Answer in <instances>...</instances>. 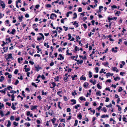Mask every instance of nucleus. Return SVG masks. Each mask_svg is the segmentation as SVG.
<instances>
[{"label":"nucleus","instance_id":"nucleus-7","mask_svg":"<svg viewBox=\"0 0 127 127\" xmlns=\"http://www.w3.org/2000/svg\"><path fill=\"white\" fill-rule=\"evenodd\" d=\"M80 79L81 80H85L86 79V77L83 75H82L80 78Z\"/></svg>","mask_w":127,"mask_h":127},{"label":"nucleus","instance_id":"nucleus-35","mask_svg":"<svg viewBox=\"0 0 127 127\" xmlns=\"http://www.w3.org/2000/svg\"><path fill=\"white\" fill-rule=\"evenodd\" d=\"M23 18V17L22 16H21V17H19V19L20 21V22H21L22 21Z\"/></svg>","mask_w":127,"mask_h":127},{"label":"nucleus","instance_id":"nucleus-19","mask_svg":"<svg viewBox=\"0 0 127 127\" xmlns=\"http://www.w3.org/2000/svg\"><path fill=\"white\" fill-rule=\"evenodd\" d=\"M4 77L2 76H1L0 77V81L1 82H2V81L4 80Z\"/></svg>","mask_w":127,"mask_h":127},{"label":"nucleus","instance_id":"nucleus-11","mask_svg":"<svg viewBox=\"0 0 127 127\" xmlns=\"http://www.w3.org/2000/svg\"><path fill=\"white\" fill-rule=\"evenodd\" d=\"M71 101L72 102H73V103H72V105H74V104H75L76 103V100L74 99H72L71 100Z\"/></svg>","mask_w":127,"mask_h":127},{"label":"nucleus","instance_id":"nucleus-54","mask_svg":"<svg viewBox=\"0 0 127 127\" xmlns=\"http://www.w3.org/2000/svg\"><path fill=\"white\" fill-rule=\"evenodd\" d=\"M42 95H46L47 94V93L46 92L44 93L43 91H42Z\"/></svg>","mask_w":127,"mask_h":127},{"label":"nucleus","instance_id":"nucleus-33","mask_svg":"<svg viewBox=\"0 0 127 127\" xmlns=\"http://www.w3.org/2000/svg\"><path fill=\"white\" fill-rule=\"evenodd\" d=\"M78 117L79 118V119H82V116L81 114H80L78 115Z\"/></svg>","mask_w":127,"mask_h":127},{"label":"nucleus","instance_id":"nucleus-23","mask_svg":"<svg viewBox=\"0 0 127 127\" xmlns=\"http://www.w3.org/2000/svg\"><path fill=\"white\" fill-rule=\"evenodd\" d=\"M37 107V106H32L31 108V109L32 110L33 109H36Z\"/></svg>","mask_w":127,"mask_h":127},{"label":"nucleus","instance_id":"nucleus-17","mask_svg":"<svg viewBox=\"0 0 127 127\" xmlns=\"http://www.w3.org/2000/svg\"><path fill=\"white\" fill-rule=\"evenodd\" d=\"M15 32V29H12V31L11 32H10L9 34H14V33Z\"/></svg>","mask_w":127,"mask_h":127},{"label":"nucleus","instance_id":"nucleus-20","mask_svg":"<svg viewBox=\"0 0 127 127\" xmlns=\"http://www.w3.org/2000/svg\"><path fill=\"white\" fill-rule=\"evenodd\" d=\"M73 15L74 16L73 17V18L74 19L76 18L77 17V15L76 13H74L73 14Z\"/></svg>","mask_w":127,"mask_h":127},{"label":"nucleus","instance_id":"nucleus-4","mask_svg":"<svg viewBox=\"0 0 127 127\" xmlns=\"http://www.w3.org/2000/svg\"><path fill=\"white\" fill-rule=\"evenodd\" d=\"M56 86V84L54 82H52L50 85V87L52 88H54Z\"/></svg>","mask_w":127,"mask_h":127},{"label":"nucleus","instance_id":"nucleus-2","mask_svg":"<svg viewBox=\"0 0 127 127\" xmlns=\"http://www.w3.org/2000/svg\"><path fill=\"white\" fill-rule=\"evenodd\" d=\"M0 6L3 8H5V5L4 2L1 0H0Z\"/></svg>","mask_w":127,"mask_h":127},{"label":"nucleus","instance_id":"nucleus-9","mask_svg":"<svg viewBox=\"0 0 127 127\" xmlns=\"http://www.w3.org/2000/svg\"><path fill=\"white\" fill-rule=\"evenodd\" d=\"M6 23L5 24L7 26H10V24H9V21L8 20H7L5 21Z\"/></svg>","mask_w":127,"mask_h":127},{"label":"nucleus","instance_id":"nucleus-25","mask_svg":"<svg viewBox=\"0 0 127 127\" xmlns=\"http://www.w3.org/2000/svg\"><path fill=\"white\" fill-rule=\"evenodd\" d=\"M6 41H8V42L9 43L10 42H11V40H10V38H6Z\"/></svg>","mask_w":127,"mask_h":127},{"label":"nucleus","instance_id":"nucleus-61","mask_svg":"<svg viewBox=\"0 0 127 127\" xmlns=\"http://www.w3.org/2000/svg\"><path fill=\"white\" fill-rule=\"evenodd\" d=\"M59 77L58 76H57L55 78V80L57 81H59Z\"/></svg>","mask_w":127,"mask_h":127},{"label":"nucleus","instance_id":"nucleus-43","mask_svg":"<svg viewBox=\"0 0 127 127\" xmlns=\"http://www.w3.org/2000/svg\"><path fill=\"white\" fill-rule=\"evenodd\" d=\"M25 69V71L27 72L28 71H29L30 70V69L29 68H26V69Z\"/></svg>","mask_w":127,"mask_h":127},{"label":"nucleus","instance_id":"nucleus-29","mask_svg":"<svg viewBox=\"0 0 127 127\" xmlns=\"http://www.w3.org/2000/svg\"><path fill=\"white\" fill-rule=\"evenodd\" d=\"M44 45L45 46H46L47 48H49V46L48 45V43H46L45 42L44 43Z\"/></svg>","mask_w":127,"mask_h":127},{"label":"nucleus","instance_id":"nucleus-42","mask_svg":"<svg viewBox=\"0 0 127 127\" xmlns=\"http://www.w3.org/2000/svg\"><path fill=\"white\" fill-rule=\"evenodd\" d=\"M123 89L122 88V87H120L119 89L118 90V91L119 92H120L122 91L123 90Z\"/></svg>","mask_w":127,"mask_h":127},{"label":"nucleus","instance_id":"nucleus-63","mask_svg":"<svg viewBox=\"0 0 127 127\" xmlns=\"http://www.w3.org/2000/svg\"><path fill=\"white\" fill-rule=\"evenodd\" d=\"M46 6L47 7H51V5L50 4H48L46 5Z\"/></svg>","mask_w":127,"mask_h":127},{"label":"nucleus","instance_id":"nucleus-1","mask_svg":"<svg viewBox=\"0 0 127 127\" xmlns=\"http://www.w3.org/2000/svg\"><path fill=\"white\" fill-rule=\"evenodd\" d=\"M75 61H77V64H81L83 62V61L82 60H76V59L75 60Z\"/></svg>","mask_w":127,"mask_h":127},{"label":"nucleus","instance_id":"nucleus-51","mask_svg":"<svg viewBox=\"0 0 127 127\" xmlns=\"http://www.w3.org/2000/svg\"><path fill=\"white\" fill-rule=\"evenodd\" d=\"M68 37H69V38H68V40H70V39L71 38V34L70 33L69 34H68Z\"/></svg>","mask_w":127,"mask_h":127},{"label":"nucleus","instance_id":"nucleus-62","mask_svg":"<svg viewBox=\"0 0 127 127\" xmlns=\"http://www.w3.org/2000/svg\"><path fill=\"white\" fill-rule=\"evenodd\" d=\"M64 19H62L61 20V22L62 23L64 24Z\"/></svg>","mask_w":127,"mask_h":127},{"label":"nucleus","instance_id":"nucleus-53","mask_svg":"<svg viewBox=\"0 0 127 127\" xmlns=\"http://www.w3.org/2000/svg\"><path fill=\"white\" fill-rule=\"evenodd\" d=\"M112 105L111 104H110L109 105H106V106L107 107H111Z\"/></svg>","mask_w":127,"mask_h":127},{"label":"nucleus","instance_id":"nucleus-57","mask_svg":"<svg viewBox=\"0 0 127 127\" xmlns=\"http://www.w3.org/2000/svg\"><path fill=\"white\" fill-rule=\"evenodd\" d=\"M83 26L84 28L86 29L87 28V25L86 24H83Z\"/></svg>","mask_w":127,"mask_h":127},{"label":"nucleus","instance_id":"nucleus-26","mask_svg":"<svg viewBox=\"0 0 127 127\" xmlns=\"http://www.w3.org/2000/svg\"><path fill=\"white\" fill-rule=\"evenodd\" d=\"M120 78L118 77H116L115 78H114V80L116 81L117 80V79H118V80H120Z\"/></svg>","mask_w":127,"mask_h":127},{"label":"nucleus","instance_id":"nucleus-48","mask_svg":"<svg viewBox=\"0 0 127 127\" xmlns=\"http://www.w3.org/2000/svg\"><path fill=\"white\" fill-rule=\"evenodd\" d=\"M95 70H96V73H98V68L97 67H95Z\"/></svg>","mask_w":127,"mask_h":127},{"label":"nucleus","instance_id":"nucleus-5","mask_svg":"<svg viewBox=\"0 0 127 127\" xmlns=\"http://www.w3.org/2000/svg\"><path fill=\"white\" fill-rule=\"evenodd\" d=\"M59 56H60V58H58V60H62V59L63 60L64 59V57H63L62 56V54H60L59 55Z\"/></svg>","mask_w":127,"mask_h":127},{"label":"nucleus","instance_id":"nucleus-32","mask_svg":"<svg viewBox=\"0 0 127 127\" xmlns=\"http://www.w3.org/2000/svg\"><path fill=\"white\" fill-rule=\"evenodd\" d=\"M56 119L55 118H53L51 120V121L52 122V123L54 124L55 123V121H56Z\"/></svg>","mask_w":127,"mask_h":127},{"label":"nucleus","instance_id":"nucleus-21","mask_svg":"<svg viewBox=\"0 0 127 127\" xmlns=\"http://www.w3.org/2000/svg\"><path fill=\"white\" fill-rule=\"evenodd\" d=\"M77 75H74L73 76H71V78H72V80H74V78L77 77Z\"/></svg>","mask_w":127,"mask_h":127},{"label":"nucleus","instance_id":"nucleus-3","mask_svg":"<svg viewBox=\"0 0 127 127\" xmlns=\"http://www.w3.org/2000/svg\"><path fill=\"white\" fill-rule=\"evenodd\" d=\"M39 34L42 37H38L37 38V40L38 41H39L40 40H41L42 39H44V36L43 34L41 33H39Z\"/></svg>","mask_w":127,"mask_h":127},{"label":"nucleus","instance_id":"nucleus-16","mask_svg":"<svg viewBox=\"0 0 127 127\" xmlns=\"http://www.w3.org/2000/svg\"><path fill=\"white\" fill-rule=\"evenodd\" d=\"M11 125V122L9 120H8V124L7 125V126L8 127H9Z\"/></svg>","mask_w":127,"mask_h":127},{"label":"nucleus","instance_id":"nucleus-58","mask_svg":"<svg viewBox=\"0 0 127 127\" xmlns=\"http://www.w3.org/2000/svg\"><path fill=\"white\" fill-rule=\"evenodd\" d=\"M106 82H107L110 83L111 82V80L110 79H108L106 80Z\"/></svg>","mask_w":127,"mask_h":127},{"label":"nucleus","instance_id":"nucleus-27","mask_svg":"<svg viewBox=\"0 0 127 127\" xmlns=\"http://www.w3.org/2000/svg\"><path fill=\"white\" fill-rule=\"evenodd\" d=\"M101 92L100 91H99L98 92H97L96 93V94L97 95H98L99 96H100L101 95L100 94Z\"/></svg>","mask_w":127,"mask_h":127},{"label":"nucleus","instance_id":"nucleus-52","mask_svg":"<svg viewBox=\"0 0 127 127\" xmlns=\"http://www.w3.org/2000/svg\"><path fill=\"white\" fill-rule=\"evenodd\" d=\"M7 88L8 90H10V89H12V88L11 86H9L7 87Z\"/></svg>","mask_w":127,"mask_h":127},{"label":"nucleus","instance_id":"nucleus-37","mask_svg":"<svg viewBox=\"0 0 127 127\" xmlns=\"http://www.w3.org/2000/svg\"><path fill=\"white\" fill-rule=\"evenodd\" d=\"M78 122V121L77 120H76L75 121V124H74V126H77V125Z\"/></svg>","mask_w":127,"mask_h":127},{"label":"nucleus","instance_id":"nucleus-15","mask_svg":"<svg viewBox=\"0 0 127 127\" xmlns=\"http://www.w3.org/2000/svg\"><path fill=\"white\" fill-rule=\"evenodd\" d=\"M79 99L81 100H84L85 101H86V100L85 98V97H84L82 96L80 97L79 98Z\"/></svg>","mask_w":127,"mask_h":127},{"label":"nucleus","instance_id":"nucleus-24","mask_svg":"<svg viewBox=\"0 0 127 127\" xmlns=\"http://www.w3.org/2000/svg\"><path fill=\"white\" fill-rule=\"evenodd\" d=\"M54 14L53 13H52L51 15V16H50V18L51 19H54Z\"/></svg>","mask_w":127,"mask_h":127},{"label":"nucleus","instance_id":"nucleus-38","mask_svg":"<svg viewBox=\"0 0 127 127\" xmlns=\"http://www.w3.org/2000/svg\"><path fill=\"white\" fill-rule=\"evenodd\" d=\"M3 106V104L0 102V109H1Z\"/></svg>","mask_w":127,"mask_h":127},{"label":"nucleus","instance_id":"nucleus-44","mask_svg":"<svg viewBox=\"0 0 127 127\" xmlns=\"http://www.w3.org/2000/svg\"><path fill=\"white\" fill-rule=\"evenodd\" d=\"M11 108L13 110H15V108L14 107V105L13 104V103H12V105Z\"/></svg>","mask_w":127,"mask_h":127},{"label":"nucleus","instance_id":"nucleus-47","mask_svg":"<svg viewBox=\"0 0 127 127\" xmlns=\"http://www.w3.org/2000/svg\"><path fill=\"white\" fill-rule=\"evenodd\" d=\"M32 86H34L35 87H37V85L35 84L34 83L32 82Z\"/></svg>","mask_w":127,"mask_h":127},{"label":"nucleus","instance_id":"nucleus-10","mask_svg":"<svg viewBox=\"0 0 127 127\" xmlns=\"http://www.w3.org/2000/svg\"><path fill=\"white\" fill-rule=\"evenodd\" d=\"M35 67L36 69V70L37 71H38L39 70L41 69V68L39 67L38 65H37V66H35Z\"/></svg>","mask_w":127,"mask_h":127},{"label":"nucleus","instance_id":"nucleus-39","mask_svg":"<svg viewBox=\"0 0 127 127\" xmlns=\"http://www.w3.org/2000/svg\"><path fill=\"white\" fill-rule=\"evenodd\" d=\"M2 42H3V44H1V46H4V45H5V44H7V42L6 43H5L4 42V41H3Z\"/></svg>","mask_w":127,"mask_h":127},{"label":"nucleus","instance_id":"nucleus-28","mask_svg":"<svg viewBox=\"0 0 127 127\" xmlns=\"http://www.w3.org/2000/svg\"><path fill=\"white\" fill-rule=\"evenodd\" d=\"M36 48L39 51H41V49L39 48V46L38 45L37 46Z\"/></svg>","mask_w":127,"mask_h":127},{"label":"nucleus","instance_id":"nucleus-41","mask_svg":"<svg viewBox=\"0 0 127 127\" xmlns=\"http://www.w3.org/2000/svg\"><path fill=\"white\" fill-rule=\"evenodd\" d=\"M112 52H114V53H116L117 51L116 50H115L114 48H112Z\"/></svg>","mask_w":127,"mask_h":127},{"label":"nucleus","instance_id":"nucleus-12","mask_svg":"<svg viewBox=\"0 0 127 127\" xmlns=\"http://www.w3.org/2000/svg\"><path fill=\"white\" fill-rule=\"evenodd\" d=\"M3 49L4 50V52H6L8 49V47H3Z\"/></svg>","mask_w":127,"mask_h":127},{"label":"nucleus","instance_id":"nucleus-13","mask_svg":"<svg viewBox=\"0 0 127 127\" xmlns=\"http://www.w3.org/2000/svg\"><path fill=\"white\" fill-rule=\"evenodd\" d=\"M23 60V58L22 57L19 58L18 59V61L19 63H20V61H22Z\"/></svg>","mask_w":127,"mask_h":127},{"label":"nucleus","instance_id":"nucleus-50","mask_svg":"<svg viewBox=\"0 0 127 127\" xmlns=\"http://www.w3.org/2000/svg\"><path fill=\"white\" fill-rule=\"evenodd\" d=\"M109 100V99L108 97H106V98L105 102H108Z\"/></svg>","mask_w":127,"mask_h":127},{"label":"nucleus","instance_id":"nucleus-22","mask_svg":"<svg viewBox=\"0 0 127 127\" xmlns=\"http://www.w3.org/2000/svg\"><path fill=\"white\" fill-rule=\"evenodd\" d=\"M89 84L87 82L85 83L84 84V86L85 87H86L88 86Z\"/></svg>","mask_w":127,"mask_h":127},{"label":"nucleus","instance_id":"nucleus-36","mask_svg":"<svg viewBox=\"0 0 127 127\" xmlns=\"http://www.w3.org/2000/svg\"><path fill=\"white\" fill-rule=\"evenodd\" d=\"M80 107V105L79 104H77L74 106V108L76 109H78V107Z\"/></svg>","mask_w":127,"mask_h":127},{"label":"nucleus","instance_id":"nucleus-34","mask_svg":"<svg viewBox=\"0 0 127 127\" xmlns=\"http://www.w3.org/2000/svg\"><path fill=\"white\" fill-rule=\"evenodd\" d=\"M0 114L2 117H3L4 116L3 113L2 111H0Z\"/></svg>","mask_w":127,"mask_h":127},{"label":"nucleus","instance_id":"nucleus-60","mask_svg":"<svg viewBox=\"0 0 127 127\" xmlns=\"http://www.w3.org/2000/svg\"><path fill=\"white\" fill-rule=\"evenodd\" d=\"M10 93H13V94L16 93V91H11L10 92Z\"/></svg>","mask_w":127,"mask_h":127},{"label":"nucleus","instance_id":"nucleus-56","mask_svg":"<svg viewBox=\"0 0 127 127\" xmlns=\"http://www.w3.org/2000/svg\"><path fill=\"white\" fill-rule=\"evenodd\" d=\"M54 64V63L53 62H51V63L50 64V66H52Z\"/></svg>","mask_w":127,"mask_h":127},{"label":"nucleus","instance_id":"nucleus-64","mask_svg":"<svg viewBox=\"0 0 127 127\" xmlns=\"http://www.w3.org/2000/svg\"><path fill=\"white\" fill-rule=\"evenodd\" d=\"M70 111H71V109L70 108H67V112H70Z\"/></svg>","mask_w":127,"mask_h":127},{"label":"nucleus","instance_id":"nucleus-8","mask_svg":"<svg viewBox=\"0 0 127 127\" xmlns=\"http://www.w3.org/2000/svg\"><path fill=\"white\" fill-rule=\"evenodd\" d=\"M12 54H9L8 55V57L7 58V60H8L10 59H12Z\"/></svg>","mask_w":127,"mask_h":127},{"label":"nucleus","instance_id":"nucleus-18","mask_svg":"<svg viewBox=\"0 0 127 127\" xmlns=\"http://www.w3.org/2000/svg\"><path fill=\"white\" fill-rule=\"evenodd\" d=\"M73 25H75L76 27H77L78 26V24L77 23V22L76 21L74 22L73 24Z\"/></svg>","mask_w":127,"mask_h":127},{"label":"nucleus","instance_id":"nucleus-30","mask_svg":"<svg viewBox=\"0 0 127 127\" xmlns=\"http://www.w3.org/2000/svg\"><path fill=\"white\" fill-rule=\"evenodd\" d=\"M89 77L90 78L92 77V73L91 71H89Z\"/></svg>","mask_w":127,"mask_h":127},{"label":"nucleus","instance_id":"nucleus-46","mask_svg":"<svg viewBox=\"0 0 127 127\" xmlns=\"http://www.w3.org/2000/svg\"><path fill=\"white\" fill-rule=\"evenodd\" d=\"M111 73H108L106 74V76L108 77V76H110Z\"/></svg>","mask_w":127,"mask_h":127},{"label":"nucleus","instance_id":"nucleus-6","mask_svg":"<svg viewBox=\"0 0 127 127\" xmlns=\"http://www.w3.org/2000/svg\"><path fill=\"white\" fill-rule=\"evenodd\" d=\"M112 70L114 71H115L117 72H118L119 71V70L117 69V68L116 67H113Z\"/></svg>","mask_w":127,"mask_h":127},{"label":"nucleus","instance_id":"nucleus-49","mask_svg":"<svg viewBox=\"0 0 127 127\" xmlns=\"http://www.w3.org/2000/svg\"><path fill=\"white\" fill-rule=\"evenodd\" d=\"M10 119L11 120L13 121L14 120V117L13 116H11L10 118Z\"/></svg>","mask_w":127,"mask_h":127},{"label":"nucleus","instance_id":"nucleus-45","mask_svg":"<svg viewBox=\"0 0 127 127\" xmlns=\"http://www.w3.org/2000/svg\"><path fill=\"white\" fill-rule=\"evenodd\" d=\"M108 20L109 21L114 20V19H113V18H110L109 17H108Z\"/></svg>","mask_w":127,"mask_h":127},{"label":"nucleus","instance_id":"nucleus-40","mask_svg":"<svg viewBox=\"0 0 127 127\" xmlns=\"http://www.w3.org/2000/svg\"><path fill=\"white\" fill-rule=\"evenodd\" d=\"M103 64L104 65L106 66L108 65V62H106L103 63Z\"/></svg>","mask_w":127,"mask_h":127},{"label":"nucleus","instance_id":"nucleus-14","mask_svg":"<svg viewBox=\"0 0 127 127\" xmlns=\"http://www.w3.org/2000/svg\"><path fill=\"white\" fill-rule=\"evenodd\" d=\"M6 88H5L4 90H1L0 91V92L1 93H3L5 94V91L6 90Z\"/></svg>","mask_w":127,"mask_h":127},{"label":"nucleus","instance_id":"nucleus-59","mask_svg":"<svg viewBox=\"0 0 127 127\" xmlns=\"http://www.w3.org/2000/svg\"><path fill=\"white\" fill-rule=\"evenodd\" d=\"M37 56L39 57H40V55L39 54H35L34 55V57H35Z\"/></svg>","mask_w":127,"mask_h":127},{"label":"nucleus","instance_id":"nucleus-55","mask_svg":"<svg viewBox=\"0 0 127 127\" xmlns=\"http://www.w3.org/2000/svg\"><path fill=\"white\" fill-rule=\"evenodd\" d=\"M82 9L81 7H79L78 8V11L80 12L82 11Z\"/></svg>","mask_w":127,"mask_h":127},{"label":"nucleus","instance_id":"nucleus-31","mask_svg":"<svg viewBox=\"0 0 127 127\" xmlns=\"http://www.w3.org/2000/svg\"><path fill=\"white\" fill-rule=\"evenodd\" d=\"M97 87L99 89H101V86L100 85L99 83L97 84Z\"/></svg>","mask_w":127,"mask_h":127}]
</instances>
